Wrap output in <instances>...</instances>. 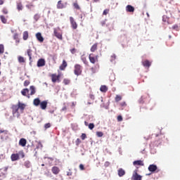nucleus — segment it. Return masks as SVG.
I'll list each match as a JSON object with an SVG mask.
<instances>
[{"label":"nucleus","instance_id":"9d476101","mask_svg":"<svg viewBox=\"0 0 180 180\" xmlns=\"http://www.w3.org/2000/svg\"><path fill=\"white\" fill-rule=\"evenodd\" d=\"M142 178H143V176H141V175L137 174V170H135L132 175L131 179L132 180H141Z\"/></svg>","mask_w":180,"mask_h":180},{"label":"nucleus","instance_id":"f704fd0d","mask_svg":"<svg viewBox=\"0 0 180 180\" xmlns=\"http://www.w3.org/2000/svg\"><path fill=\"white\" fill-rule=\"evenodd\" d=\"M24 166L25 167V168H30L32 165H30V162H29V160H27L24 162Z\"/></svg>","mask_w":180,"mask_h":180},{"label":"nucleus","instance_id":"4468645a","mask_svg":"<svg viewBox=\"0 0 180 180\" xmlns=\"http://www.w3.org/2000/svg\"><path fill=\"white\" fill-rule=\"evenodd\" d=\"M21 94L23 96H27V98H30V94H29V89H24L21 91Z\"/></svg>","mask_w":180,"mask_h":180},{"label":"nucleus","instance_id":"c85d7f7f","mask_svg":"<svg viewBox=\"0 0 180 180\" xmlns=\"http://www.w3.org/2000/svg\"><path fill=\"white\" fill-rule=\"evenodd\" d=\"M126 174V172H124V169H118V176H123Z\"/></svg>","mask_w":180,"mask_h":180},{"label":"nucleus","instance_id":"0e129e2a","mask_svg":"<svg viewBox=\"0 0 180 180\" xmlns=\"http://www.w3.org/2000/svg\"><path fill=\"white\" fill-rule=\"evenodd\" d=\"M65 110H67V106L63 107L61 111H62V112H65Z\"/></svg>","mask_w":180,"mask_h":180},{"label":"nucleus","instance_id":"6ab92c4d","mask_svg":"<svg viewBox=\"0 0 180 180\" xmlns=\"http://www.w3.org/2000/svg\"><path fill=\"white\" fill-rule=\"evenodd\" d=\"M67 61H65V60H63L62 64L59 67L60 71H64V70L67 68Z\"/></svg>","mask_w":180,"mask_h":180},{"label":"nucleus","instance_id":"e2e57ef3","mask_svg":"<svg viewBox=\"0 0 180 180\" xmlns=\"http://www.w3.org/2000/svg\"><path fill=\"white\" fill-rule=\"evenodd\" d=\"M89 98L90 99H92V101H94V99H95V96L94 94H90Z\"/></svg>","mask_w":180,"mask_h":180},{"label":"nucleus","instance_id":"c9c22d12","mask_svg":"<svg viewBox=\"0 0 180 180\" xmlns=\"http://www.w3.org/2000/svg\"><path fill=\"white\" fill-rule=\"evenodd\" d=\"M81 60L83 61L84 64H88V60H86V57H85V56H82Z\"/></svg>","mask_w":180,"mask_h":180},{"label":"nucleus","instance_id":"680f3d73","mask_svg":"<svg viewBox=\"0 0 180 180\" xmlns=\"http://www.w3.org/2000/svg\"><path fill=\"white\" fill-rule=\"evenodd\" d=\"M109 165H110V162H105L104 164V166L105 167V168H107V167H109Z\"/></svg>","mask_w":180,"mask_h":180},{"label":"nucleus","instance_id":"864d4df0","mask_svg":"<svg viewBox=\"0 0 180 180\" xmlns=\"http://www.w3.org/2000/svg\"><path fill=\"white\" fill-rule=\"evenodd\" d=\"M2 12L4 15H8V9H6V8H4Z\"/></svg>","mask_w":180,"mask_h":180},{"label":"nucleus","instance_id":"393cba45","mask_svg":"<svg viewBox=\"0 0 180 180\" xmlns=\"http://www.w3.org/2000/svg\"><path fill=\"white\" fill-rule=\"evenodd\" d=\"M126 11L127 12H134V7H133L131 5H127L126 6Z\"/></svg>","mask_w":180,"mask_h":180},{"label":"nucleus","instance_id":"a19ab883","mask_svg":"<svg viewBox=\"0 0 180 180\" xmlns=\"http://www.w3.org/2000/svg\"><path fill=\"white\" fill-rule=\"evenodd\" d=\"M27 54L29 56L30 60H32V49H27Z\"/></svg>","mask_w":180,"mask_h":180},{"label":"nucleus","instance_id":"dca6fc26","mask_svg":"<svg viewBox=\"0 0 180 180\" xmlns=\"http://www.w3.org/2000/svg\"><path fill=\"white\" fill-rule=\"evenodd\" d=\"M8 172V167H5L0 169V174L1 176H5L6 175V173Z\"/></svg>","mask_w":180,"mask_h":180},{"label":"nucleus","instance_id":"ddd939ff","mask_svg":"<svg viewBox=\"0 0 180 180\" xmlns=\"http://www.w3.org/2000/svg\"><path fill=\"white\" fill-rule=\"evenodd\" d=\"M46 65V60L43 58L39 59L37 61V67H44Z\"/></svg>","mask_w":180,"mask_h":180},{"label":"nucleus","instance_id":"7ed1b4c3","mask_svg":"<svg viewBox=\"0 0 180 180\" xmlns=\"http://www.w3.org/2000/svg\"><path fill=\"white\" fill-rule=\"evenodd\" d=\"M51 78L53 84H56V82H60L61 80L60 79L61 78V75L52 74L51 75Z\"/></svg>","mask_w":180,"mask_h":180},{"label":"nucleus","instance_id":"58836bf2","mask_svg":"<svg viewBox=\"0 0 180 180\" xmlns=\"http://www.w3.org/2000/svg\"><path fill=\"white\" fill-rule=\"evenodd\" d=\"M73 6L75 9H77L78 11H79V9H81V7H79V5L78 4L77 2L73 3Z\"/></svg>","mask_w":180,"mask_h":180},{"label":"nucleus","instance_id":"a878e982","mask_svg":"<svg viewBox=\"0 0 180 180\" xmlns=\"http://www.w3.org/2000/svg\"><path fill=\"white\" fill-rule=\"evenodd\" d=\"M30 89L31 91L30 94H29L30 96L36 94V88L34 87V86H30Z\"/></svg>","mask_w":180,"mask_h":180},{"label":"nucleus","instance_id":"c03bdc74","mask_svg":"<svg viewBox=\"0 0 180 180\" xmlns=\"http://www.w3.org/2000/svg\"><path fill=\"white\" fill-rule=\"evenodd\" d=\"M50 127H51V124H50V122L44 124V129H50Z\"/></svg>","mask_w":180,"mask_h":180},{"label":"nucleus","instance_id":"6e6552de","mask_svg":"<svg viewBox=\"0 0 180 180\" xmlns=\"http://www.w3.org/2000/svg\"><path fill=\"white\" fill-rule=\"evenodd\" d=\"M66 6L67 3H63L61 0L58 1L56 5L57 9H64Z\"/></svg>","mask_w":180,"mask_h":180},{"label":"nucleus","instance_id":"423d86ee","mask_svg":"<svg viewBox=\"0 0 180 180\" xmlns=\"http://www.w3.org/2000/svg\"><path fill=\"white\" fill-rule=\"evenodd\" d=\"M89 60L91 64H96L98 63V56H94V53H90L89 56Z\"/></svg>","mask_w":180,"mask_h":180},{"label":"nucleus","instance_id":"20e7f679","mask_svg":"<svg viewBox=\"0 0 180 180\" xmlns=\"http://www.w3.org/2000/svg\"><path fill=\"white\" fill-rule=\"evenodd\" d=\"M54 36L59 39V40H63V33L60 32V27L53 29Z\"/></svg>","mask_w":180,"mask_h":180},{"label":"nucleus","instance_id":"ea45409f","mask_svg":"<svg viewBox=\"0 0 180 180\" xmlns=\"http://www.w3.org/2000/svg\"><path fill=\"white\" fill-rule=\"evenodd\" d=\"M18 60L19 63H25V58H23V56H18Z\"/></svg>","mask_w":180,"mask_h":180},{"label":"nucleus","instance_id":"052dcab7","mask_svg":"<svg viewBox=\"0 0 180 180\" xmlns=\"http://www.w3.org/2000/svg\"><path fill=\"white\" fill-rule=\"evenodd\" d=\"M90 70L91 71V74H95V72H96V70H95V68H91L90 69Z\"/></svg>","mask_w":180,"mask_h":180},{"label":"nucleus","instance_id":"4d7b16f0","mask_svg":"<svg viewBox=\"0 0 180 180\" xmlns=\"http://www.w3.org/2000/svg\"><path fill=\"white\" fill-rule=\"evenodd\" d=\"M81 139H82V140H85V139H86V134H82Z\"/></svg>","mask_w":180,"mask_h":180},{"label":"nucleus","instance_id":"0eeeda50","mask_svg":"<svg viewBox=\"0 0 180 180\" xmlns=\"http://www.w3.org/2000/svg\"><path fill=\"white\" fill-rule=\"evenodd\" d=\"M170 12H171V15H172V16H173V18H178L179 16H180V11L178 9L172 8L170 10Z\"/></svg>","mask_w":180,"mask_h":180},{"label":"nucleus","instance_id":"473e14b6","mask_svg":"<svg viewBox=\"0 0 180 180\" xmlns=\"http://www.w3.org/2000/svg\"><path fill=\"white\" fill-rule=\"evenodd\" d=\"M5 53V46L4 44H0V54H4Z\"/></svg>","mask_w":180,"mask_h":180},{"label":"nucleus","instance_id":"b1692460","mask_svg":"<svg viewBox=\"0 0 180 180\" xmlns=\"http://www.w3.org/2000/svg\"><path fill=\"white\" fill-rule=\"evenodd\" d=\"M96 50H98V43H96L94 45H92V46L91 47V49H90L91 53H95V51H96Z\"/></svg>","mask_w":180,"mask_h":180},{"label":"nucleus","instance_id":"bb28decb","mask_svg":"<svg viewBox=\"0 0 180 180\" xmlns=\"http://www.w3.org/2000/svg\"><path fill=\"white\" fill-rule=\"evenodd\" d=\"M23 40H27L29 39V32L25 31L22 33Z\"/></svg>","mask_w":180,"mask_h":180},{"label":"nucleus","instance_id":"338daca9","mask_svg":"<svg viewBox=\"0 0 180 180\" xmlns=\"http://www.w3.org/2000/svg\"><path fill=\"white\" fill-rule=\"evenodd\" d=\"M4 0H0V5H4Z\"/></svg>","mask_w":180,"mask_h":180},{"label":"nucleus","instance_id":"412c9836","mask_svg":"<svg viewBox=\"0 0 180 180\" xmlns=\"http://www.w3.org/2000/svg\"><path fill=\"white\" fill-rule=\"evenodd\" d=\"M17 106H18V109H20V110H22V112H23V110H25V108H26V104L19 101Z\"/></svg>","mask_w":180,"mask_h":180},{"label":"nucleus","instance_id":"f8f14e48","mask_svg":"<svg viewBox=\"0 0 180 180\" xmlns=\"http://www.w3.org/2000/svg\"><path fill=\"white\" fill-rule=\"evenodd\" d=\"M51 171L53 175H58V174H60V168L57 166L53 167Z\"/></svg>","mask_w":180,"mask_h":180},{"label":"nucleus","instance_id":"5701e85b","mask_svg":"<svg viewBox=\"0 0 180 180\" xmlns=\"http://www.w3.org/2000/svg\"><path fill=\"white\" fill-rule=\"evenodd\" d=\"M13 39L15 40L16 45L19 44L20 43V39H19V34L15 33L13 35Z\"/></svg>","mask_w":180,"mask_h":180},{"label":"nucleus","instance_id":"6e6d98bb","mask_svg":"<svg viewBox=\"0 0 180 180\" xmlns=\"http://www.w3.org/2000/svg\"><path fill=\"white\" fill-rule=\"evenodd\" d=\"M120 106H122V108H126V106H127V103H126V102H122L120 103Z\"/></svg>","mask_w":180,"mask_h":180},{"label":"nucleus","instance_id":"1a4fd4ad","mask_svg":"<svg viewBox=\"0 0 180 180\" xmlns=\"http://www.w3.org/2000/svg\"><path fill=\"white\" fill-rule=\"evenodd\" d=\"M70 22L72 28L74 30H75L78 27V24H77V22H75V20H74V18L70 17Z\"/></svg>","mask_w":180,"mask_h":180},{"label":"nucleus","instance_id":"aec40b11","mask_svg":"<svg viewBox=\"0 0 180 180\" xmlns=\"http://www.w3.org/2000/svg\"><path fill=\"white\" fill-rule=\"evenodd\" d=\"M148 169L150 171V172H155V171H157V165H149Z\"/></svg>","mask_w":180,"mask_h":180},{"label":"nucleus","instance_id":"c756f323","mask_svg":"<svg viewBox=\"0 0 180 180\" xmlns=\"http://www.w3.org/2000/svg\"><path fill=\"white\" fill-rule=\"evenodd\" d=\"M100 91L101 92H103V93L108 92V86H106L105 85H102L100 87Z\"/></svg>","mask_w":180,"mask_h":180},{"label":"nucleus","instance_id":"a18cd8bd","mask_svg":"<svg viewBox=\"0 0 180 180\" xmlns=\"http://www.w3.org/2000/svg\"><path fill=\"white\" fill-rule=\"evenodd\" d=\"M116 60V55L115 54H112L110 56V61H115Z\"/></svg>","mask_w":180,"mask_h":180},{"label":"nucleus","instance_id":"9b49d317","mask_svg":"<svg viewBox=\"0 0 180 180\" xmlns=\"http://www.w3.org/2000/svg\"><path fill=\"white\" fill-rule=\"evenodd\" d=\"M35 36L37 37V40H38L39 43H43L44 41V38L41 36V33L37 32Z\"/></svg>","mask_w":180,"mask_h":180},{"label":"nucleus","instance_id":"e433bc0d","mask_svg":"<svg viewBox=\"0 0 180 180\" xmlns=\"http://www.w3.org/2000/svg\"><path fill=\"white\" fill-rule=\"evenodd\" d=\"M115 102H120V101H122V96L116 95V96L115 98Z\"/></svg>","mask_w":180,"mask_h":180},{"label":"nucleus","instance_id":"774afa93","mask_svg":"<svg viewBox=\"0 0 180 180\" xmlns=\"http://www.w3.org/2000/svg\"><path fill=\"white\" fill-rule=\"evenodd\" d=\"M85 126H88V122L86 121L84 122Z\"/></svg>","mask_w":180,"mask_h":180},{"label":"nucleus","instance_id":"5fc2aeb1","mask_svg":"<svg viewBox=\"0 0 180 180\" xmlns=\"http://www.w3.org/2000/svg\"><path fill=\"white\" fill-rule=\"evenodd\" d=\"M109 9H105L103 12V15H106L108 13H109Z\"/></svg>","mask_w":180,"mask_h":180},{"label":"nucleus","instance_id":"13d9d810","mask_svg":"<svg viewBox=\"0 0 180 180\" xmlns=\"http://www.w3.org/2000/svg\"><path fill=\"white\" fill-rule=\"evenodd\" d=\"M79 144H81V139H77L76 140V146H79Z\"/></svg>","mask_w":180,"mask_h":180},{"label":"nucleus","instance_id":"603ef678","mask_svg":"<svg viewBox=\"0 0 180 180\" xmlns=\"http://www.w3.org/2000/svg\"><path fill=\"white\" fill-rule=\"evenodd\" d=\"M79 168L81 171H84L85 169V167L82 164L79 165Z\"/></svg>","mask_w":180,"mask_h":180},{"label":"nucleus","instance_id":"f3484780","mask_svg":"<svg viewBox=\"0 0 180 180\" xmlns=\"http://www.w3.org/2000/svg\"><path fill=\"white\" fill-rule=\"evenodd\" d=\"M27 143V141H26V139L22 138L19 141V146H21V147H26Z\"/></svg>","mask_w":180,"mask_h":180},{"label":"nucleus","instance_id":"8fccbe9b","mask_svg":"<svg viewBox=\"0 0 180 180\" xmlns=\"http://www.w3.org/2000/svg\"><path fill=\"white\" fill-rule=\"evenodd\" d=\"M146 98H150V96H148V94H146L141 96L142 101H146Z\"/></svg>","mask_w":180,"mask_h":180},{"label":"nucleus","instance_id":"79ce46f5","mask_svg":"<svg viewBox=\"0 0 180 180\" xmlns=\"http://www.w3.org/2000/svg\"><path fill=\"white\" fill-rule=\"evenodd\" d=\"M97 137H103V132L102 131H97L96 133Z\"/></svg>","mask_w":180,"mask_h":180},{"label":"nucleus","instance_id":"37998d69","mask_svg":"<svg viewBox=\"0 0 180 180\" xmlns=\"http://www.w3.org/2000/svg\"><path fill=\"white\" fill-rule=\"evenodd\" d=\"M34 20H36V22H37V20H39L40 19V15H39V14H35V15H34Z\"/></svg>","mask_w":180,"mask_h":180},{"label":"nucleus","instance_id":"09e8293b","mask_svg":"<svg viewBox=\"0 0 180 180\" xmlns=\"http://www.w3.org/2000/svg\"><path fill=\"white\" fill-rule=\"evenodd\" d=\"M30 81H29V80H25V82H24V86H28V85H30Z\"/></svg>","mask_w":180,"mask_h":180},{"label":"nucleus","instance_id":"2eb2a0df","mask_svg":"<svg viewBox=\"0 0 180 180\" xmlns=\"http://www.w3.org/2000/svg\"><path fill=\"white\" fill-rule=\"evenodd\" d=\"M142 65H143V67H146V68H150V67H151V62L148 60H143Z\"/></svg>","mask_w":180,"mask_h":180},{"label":"nucleus","instance_id":"7c9ffc66","mask_svg":"<svg viewBox=\"0 0 180 180\" xmlns=\"http://www.w3.org/2000/svg\"><path fill=\"white\" fill-rule=\"evenodd\" d=\"M172 30H176V32H179L180 26L178 25H174L172 27Z\"/></svg>","mask_w":180,"mask_h":180},{"label":"nucleus","instance_id":"4c0bfd02","mask_svg":"<svg viewBox=\"0 0 180 180\" xmlns=\"http://www.w3.org/2000/svg\"><path fill=\"white\" fill-rule=\"evenodd\" d=\"M17 9L18 11H22V9H23V6L22 5V3L17 4Z\"/></svg>","mask_w":180,"mask_h":180},{"label":"nucleus","instance_id":"39448f33","mask_svg":"<svg viewBox=\"0 0 180 180\" xmlns=\"http://www.w3.org/2000/svg\"><path fill=\"white\" fill-rule=\"evenodd\" d=\"M11 109L13 115L19 117V107L18 106V105H13L11 106Z\"/></svg>","mask_w":180,"mask_h":180},{"label":"nucleus","instance_id":"2f4dec72","mask_svg":"<svg viewBox=\"0 0 180 180\" xmlns=\"http://www.w3.org/2000/svg\"><path fill=\"white\" fill-rule=\"evenodd\" d=\"M63 82L64 85H70V84H71V80L70 79H64Z\"/></svg>","mask_w":180,"mask_h":180},{"label":"nucleus","instance_id":"f03ea898","mask_svg":"<svg viewBox=\"0 0 180 180\" xmlns=\"http://www.w3.org/2000/svg\"><path fill=\"white\" fill-rule=\"evenodd\" d=\"M74 74L75 75H81L82 74V66L79 64H76L75 65V69H74Z\"/></svg>","mask_w":180,"mask_h":180},{"label":"nucleus","instance_id":"69168bd1","mask_svg":"<svg viewBox=\"0 0 180 180\" xmlns=\"http://www.w3.org/2000/svg\"><path fill=\"white\" fill-rule=\"evenodd\" d=\"M167 16L164 15L162 18L163 22H167Z\"/></svg>","mask_w":180,"mask_h":180},{"label":"nucleus","instance_id":"a211bd4d","mask_svg":"<svg viewBox=\"0 0 180 180\" xmlns=\"http://www.w3.org/2000/svg\"><path fill=\"white\" fill-rule=\"evenodd\" d=\"M133 165H134L135 167L136 165L144 167V162H143V160H135L133 162Z\"/></svg>","mask_w":180,"mask_h":180},{"label":"nucleus","instance_id":"de8ad7c7","mask_svg":"<svg viewBox=\"0 0 180 180\" xmlns=\"http://www.w3.org/2000/svg\"><path fill=\"white\" fill-rule=\"evenodd\" d=\"M70 53H71L72 54H75V53H77V49H75V48L71 49L70 50Z\"/></svg>","mask_w":180,"mask_h":180},{"label":"nucleus","instance_id":"3c124183","mask_svg":"<svg viewBox=\"0 0 180 180\" xmlns=\"http://www.w3.org/2000/svg\"><path fill=\"white\" fill-rule=\"evenodd\" d=\"M117 120V122H122L123 117H122V115H118Z\"/></svg>","mask_w":180,"mask_h":180},{"label":"nucleus","instance_id":"cd10ccee","mask_svg":"<svg viewBox=\"0 0 180 180\" xmlns=\"http://www.w3.org/2000/svg\"><path fill=\"white\" fill-rule=\"evenodd\" d=\"M41 102L40 101V98H35L33 101V104L34 106H39Z\"/></svg>","mask_w":180,"mask_h":180},{"label":"nucleus","instance_id":"49530a36","mask_svg":"<svg viewBox=\"0 0 180 180\" xmlns=\"http://www.w3.org/2000/svg\"><path fill=\"white\" fill-rule=\"evenodd\" d=\"M95 127V124H94V123H90L89 124V129H90V130H93V129Z\"/></svg>","mask_w":180,"mask_h":180},{"label":"nucleus","instance_id":"bf43d9fd","mask_svg":"<svg viewBox=\"0 0 180 180\" xmlns=\"http://www.w3.org/2000/svg\"><path fill=\"white\" fill-rule=\"evenodd\" d=\"M1 133H4L5 135H6V134H8V131H6V130H0V134Z\"/></svg>","mask_w":180,"mask_h":180},{"label":"nucleus","instance_id":"72a5a7b5","mask_svg":"<svg viewBox=\"0 0 180 180\" xmlns=\"http://www.w3.org/2000/svg\"><path fill=\"white\" fill-rule=\"evenodd\" d=\"M0 19H1V22H2V23L6 24L8 22V20L4 15H1L0 16Z\"/></svg>","mask_w":180,"mask_h":180},{"label":"nucleus","instance_id":"4be33fe9","mask_svg":"<svg viewBox=\"0 0 180 180\" xmlns=\"http://www.w3.org/2000/svg\"><path fill=\"white\" fill-rule=\"evenodd\" d=\"M39 105L42 110H46V109L47 108V101H46L41 102Z\"/></svg>","mask_w":180,"mask_h":180},{"label":"nucleus","instance_id":"f257e3e1","mask_svg":"<svg viewBox=\"0 0 180 180\" xmlns=\"http://www.w3.org/2000/svg\"><path fill=\"white\" fill-rule=\"evenodd\" d=\"M19 155H20L22 158H25V153H23V150H20L18 153H13L11 155V161H18L20 158Z\"/></svg>","mask_w":180,"mask_h":180}]
</instances>
